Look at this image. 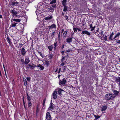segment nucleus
Here are the masks:
<instances>
[{
    "mask_svg": "<svg viewBox=\"0 0 120 120\" xmlns=\"http://www.w3.org/2000/svg\"><path fill=\"white\" fill-rule=\"evenodd\" d=\"M115 97V96L113 97L112 94L110 93L106 94L105 96V98L107 100H113Z\"/></svg>",
    "mask_w": 120,
    "mask_h": 120,
    "instance_id": "f257e3e1",
    "label": "nucleus"
},
{
    "mask_svg": "<svg viewBox=\"0 0 120 120\" xmlns=\"http://www.w3.org/2000/svg\"><path fill=\"white\" fill-rule=\"evenodd\" d=\"M73 38L72 35L71 36V37H70L69 36H68V38L66 39V42L70 44V43L72 42V39Z\"/></svg>",
    "mask_w": 120,
    "mask_h": 120,
    "instance_id": "f03ea898",
    "label": "nucleus"
},
{
    "mask_svg": "<svg viewBox=\"0 0 120 120\" xmlns=\"http://www.w3.org/2000/svg\"><path fill=\"white\" fill-rule=\"evenodd\" d=\"M66 82V80L64 79L62 80H59V84L60 85H62L64 86Z\"/></svg>",
    "mask_w": 120,
    "mask_h": 120,
    "instance_id": "7ed1b4c3",
    "label": "nucleus"
},
{
    "mask_svg": "<svg viewBox=\"0 0 120 120\" xmlns=\"http://www.w3.org/2000/svg\"><path fill=\"white\" fill-rule=\"evenodd\" d=\"M46 118L47 120H52L51 117L49 112H48L46 113Z\"/></svg>",
    "mask_w": 120,
    "mask_h": 120,
    "instance_id": "20e7f679",
    "label": "nucleus"
},
{
    "mask_svg": "<svg viewBox=\"0 0 120 120\" xmlns=\"http://www.w3.org/2000/svg\"><path fill=\"white\" fill-rule=\"evenodd\" d=\"M57 93L56 91H54L52 94L53 98L54 99H56L57 98Z\"/></svg>",
    "mask_w": 120,
    "mask_h": 120,
    "instance_id": "39448f33",
    "label": "nucleus"
},
{
    "mask_svg": "<svg viewBox=\"0 0 120 120\" xmlns=\"http://www.w3.org/2000/svg\"><path fill=\"white\" fill-rule=\"evenodd\" d=\"M19 23L16 22L14 23L12 22V24L10 25L11 27H15L16 26H19Z\"/></svg>",
    "mask_w": 120,
    "mask_h": 120,
    "instance_id": "423d86ee",
    "label": "nucleus"
},
{
    "mask_svg": "<svg viewBox=\"0 0 120 120\" xmlns=\"http://www.w3.org/2000/svg\"><path fill=\"white\" fill-rule=\"evenodd\" d=\"M47 10L49 11L52 12L54 11V9L51 6H48L47 8Z\"/></svg>",
    "mask_w": 120,
    "mask_h": 120,
    "instance_id": "0eeeda50",
    "label": "nucleus"
},
{
    "mask_svg": "<svg viewBox=\"0 0 120 120\" xmlns=\"http://www.w3.org/2000/svg\"><path fill=\"white\" fill-rule=\"evenodd\" d=\"M115 82H116L118 83L119 82V84L120 85V77H117L115 78Z\"/></svg>",
    "mask_w": 120,
    "mask_h": 120,
    "instance_id": "6e6552de",
    "label": "nucleus"
},
{
    "mask_svg": "<svg viewBox=\"0 0 120 120\" xmlns=\"http://www.w3.org/2000/svg\"><path fill=\"white\" fill-rule=\"evenodd\" d=\"M26 51L25 49L24 48H23L22 49H21V55L22 56H24L25 55L26 53Z\"/></svg>",
    "mask_w": 120,
    "mask_h": 120,
    "instance_id": "1a4fd4ad",
    "label": "nucleus"
},
{
    "mask_svg": "<svg viewBox=\"0 0 120 120\" xmlns=\"http://www.w3.org/2000/svg\"><path fill=\"white\" fill-rule=\"evenodd\" d=\"M30 62V60H29V58L28 57L25 58L24 64H27Z\"/></svg>",
    "mask_w": 120,
    "mask_h": 120,
    "instance_id": "9d476101",
    "label": "nucleus"
},
{
    "mask_svg": "<svg viewBox=\"0 0 120 120\" xmlns=\"http://www.w3.org/2000/svg\"><path fill=\"white\" fill-rule=\"evenodd\" d=\"M56 25L55 24H53L51 26H48V28L49 29H52L53 28H56Z\"/></svg>",
    "mask_w": 120,
    "mask_h": 120,
    "instance_id": "9b49d317",
    "label": "nucleus"
},
{
    "mask_svg": "<svg viewBox=\"0 0 120 120\" xmlns=\"http://www.w3.org/2000/svg\"><path fill=\"white\" fill-rule=\"evenodd\" d=\"M82 33L83 34H86L88 36H90L91 34V33L89 32L86 30L83 31H82Z\"/></svg>",
    "mask_w": 120,
    "mask_h": 120,
    "instance_id": "f8f14e48",
    "label": "nucleus"
},
{
    "mask_svg": "<svg viewBox=\"0 0 120 120\" xmlns=\"http://www.w3.org/2000/svg\"><path fill=\"white\" fill-rule=\"evenodd\" d=\"M101 111L103 112V111H105L107 109V106L105 105L101 107Z\"/></svg>",
    "mask_w": 120,
    "mask_h": 120,
    "instance_id": "ddd939ff",
    "label": "nucleus"
},
{
    "mask_svg": "<svg viewBox=\"0 0 120 120\" xmlns=\"http://www.w3.org/2000/svg\"><path fill=\"white\" fill-rule=\"evenodd\" d=\"M28 66L30 67V68L32 69H34L35 67H36V65H35L34 64H32V66L31 65H30L29 64H28Z\"/></svg>",
    "mask_w": 120,
    "mask_h": 120,
    "instance_id": "4468645a",
    "label": "nucleus"
},
{
    "mask_svg": "<svg viewBox=\"0 0 120 120\" xmlns=\"http://www.w3.org/2000/svg\"><path fill=\"white\" fill-rule=\"evenodd\" d=\"M113 94L115 96H117L118 94L119 93V91H117L116 90H113Z\"/></svg>",
    "mask_w": 120,
    "mask_h": 120,
    "instance_id": "2eb2a0df",
    "label": "nucleus"
},
{
    "mask_svg": "<svg viewBox=\"0 0 120 120\" xmlns=\"http://www.w3.org/2000/svg\"><path fill=\"white\" fill-rule=\"evenodd\" d=\"M50 106L49 107V108L50 109H53V108H54V105L53 104L52 102L51 101L50 104Z\"/></svg>",
    "mask_w": 120,
    "mask_h": 120,
    "instance_id": "dca6fc26",
    "label": "nucleus"
},
{
    "mask_svg": "<svg viewBox=\"0 0 120 120\" xmlns=\"http://www.w3.org/2000/svg\"><path fill=\"white\" fill-rule=\"evenodd\" d=\"M67 1L66 0H63L62 1V4L63 6H66L67 4Z\"/></svg>",
    "mask_w": 120,
    "mask_h": 120,
    "instance_id": "f3484780",
    "label": "nucleus"
},
{
    "mask_svg": "<svg viewBox=\"0 0 120 120\" xmlns=\"http://www.w3.org/2000/svg\"><path fill=\"white\" fill-rule=\"evenodd\" d=\"M11 13H12L13 14L15 15L16 16H17L16 14H17L18 12L15 10H12L11 11Z\"/></svg>",
    "mask_w": 120,
    "mask_h": 120,
    "instance_id": "a211bd4d",
    "label": "nucleus"
},
{
    "mask_svg": "<svg viewBox=\"0 0 120 120\" xmlns=\"http://www.w3.org/2000/svg\"><path fill=\"white\" fill-rule=\"evenodd\" d=\"M67 34V32L66 31H65L63 34V37L64 38L66 37Z\"/></svg>",
    "mask_w": 120,
    "mask_h": 120,
    "instance_id": "6ab92c4d",
    "label": "nucleus"
},
{
    "mask_svg": "<svg viewBox=\"0 0 120 120\" xmlns=\"http://www.w3.org/2000/svg\"><path fill=\"white\" fill-rule=\"evenodd\" d=\"M58 89H59L58 90V94L59 95L61 96V94H62L61 93V92L63 91H64V90L61 89H59V88Z\"/></svg>",
    "mask_w": 120,
    "mask_h": 120,
    "instance_id": "aec40b11",
    "label": "nucleus"
},
{
    "mask_svg": "<svg viewBox=\"0 0 120 120\" xmlns=\"http://www.w3.org/2000/svg\"><path fill=\"white\" fill-rule=\"evenodd\" d=\"M37 67H40V68L41 70H43L44 68V67L40 64H39L38 65Z\"/></svg>",
    "mask_w": 120,
    "mask_h": 120,
    "instance_id": "412c9836",
    "label": "nucleus"
},
{
    "mask_svg": "<svg viewBox=\"0 0 120 120\" xmlns=\"http://www.w3.org/2000/svg\"><path fill=\"white\" fill-rule=\"evenodd\" d=\"M52 18V16H49L45 18V19L46 20H50Z\"/></svg>",
    "mask_w": 120,
    "mask_h": 120,
    "instance_id": "4be33fe9",
    "label": "nucleus"
},
{
    "mask_svg": "<svg viewBox=\"0 0 120 120\" xmlns=\"http://www.w3.org/2000/svg\"><path fill=\"white\" fill-rule=\"evenodd\" d=\"M63 6L64 7L63 11L64 12L67 11L68 7L66 5Z\"/></svg>",
    "mask_w": 120,
    "mask_h": 120,
    "instance_id": "5701e85b",
    "label": "nucleus"
},
{
    "mask_svg": "<svg viewBox=\"0 0 120 120\" xmlns=\"http://www.w3.org/2000/svg\"><path fill=\"white\" fill-rule=\"evenodd\" d=\"M57 44V42H55L54 43V49L55 50H56V47L58 46Z\"/></svg>",
    "mask_w": 120,
    "mask_h": 120,
    "instance_id": "b1692460",
    "label": "nucleus"
},
{
    "mask_svg": "<svg viewBox=\"0 0 120 120\" xmlns=\"http://www.w3.org/2000/svg\"><path fill=\"white\" fill-rule=\"evenodd\" d=\"M48 48L49 49V50L51 51L53 47L52 45H51V46H48Z\"/></svg>",
    "mask_w": 120,
    "mask_h": 120,
    "instance_id": "393cba45",
    "label": "nucleus"
},
{
    "mask_svg": "<svg viewBox=\"0 0 120 120\" xmlns=\"http://www.w3.org/2000/svg\"><path fill=\"white\" fill-rule=\"evenodd\" d=\"M113 36L112 35H110L109 37V39L111 41H112L113 40L115 39V40H116V39H114V38H113Z\"/></svg>",
    "mask_w": 120,
    "mask_h": 120,
    "instance_id": "a878e982",
    "label": "nucleus"
},
{
    "mask_svg": "<svg viewBox=\"0 0 120 120\" xmlns=\"http://www.w3.org/2000/svg\"><path fill=\"white\" fill-rule=\"evenodd\" d=\"M94 116L95 117V118L94 120H97V119H98L99 118H100V116L98 115L96 116L95 115H94Z\"/></svg>",
    "mask_w": 120,
    "mask_h": 120,
    "instance_id": "bb28decb",
    "label": "nucleus"
},
{
    "mask_svg": "<svg viewBox=\"0 0 120 120\" xmlns=\"http://www.w3.org/2000/svg\"><path fill=\"white\" fill-rule=\"evenodd\" d=\"M120 35V33L119 32H118V33L116 34L114 37V39H115L117 37L119 36Z\"/></svg>",
    "mask_w": 120,
    "mask_h": 120,
    "instance_id": "cd10ccee",
    "label": "nucleus"
},
{
    "mask_svg": "<svg viewBox=\"0 0 120 120\" xmlns=\"http://www.w3.org/2000/svg\"><path fill=\"white\" fill-rule=\"evenodd\" d=\"M23 80L24 83V84L25 86H26L27 85V82L25 78H23Z\"/></svg>",
    "mask_w": 120,
    "mask_h": 120,
    "instance_id": "c85d7f7f",
    "label": "nucleus"
},
{
    "mask_svg": "<svg viewBox=\"0 0 120 120\" xmlns=\"http://www.w3.org/2000/svg\"><path fill=\"white\" fill-rule=\"evenodd\" d=\"M27 100L29 101H30L31 100V99L30 96L28 95V94H27Z\"/></svg>",
    "mask_w": 120,
    "mask_h": 120,
    "instance_id": "c756f323",
    "label": "nucleus"
},
{
    "mask_svg": "<svg viewBox=\"0 0 120 120\" xmlns=\"http://www.w3.org/2000/svg\"><path fill=\"white\" fill-rule=\"evenodd\" d=\"M13 21L16 22H19L21 21V20L19 19H13Z\"/></svg>",
    "mask_w": 120,
    "mask_h": 120,
    "instance_id": "7c9ffc66",
    "label": "nucleus"
},
{
    "mask_svg": "<svg viewBox=\"0 0 120 120\" xmlns=\"http://www.w3.org/2000/svg\"><path fill=\"white\" fill-rule=\"evenodd\" d=\"M53 56V55L50 54L49 55L48 57L49 59H51L52 58Z\"/></svg>",
    "mask_w": 120,
    "mask_h": 120,
    "instance_id": "2f4dec72",
    "label": "nucleus"
},
{
    "mask_svg": "<svg viewBox=\"0 0 120 120\" xmlns=\"http://www.w3.org/2000/svg\"><path fill=\"white\" fill-rule=\"evenodd\" d=\"M56 2V0H54L51 1L50 2V4H54Z\"/></svg>",
    "mask_w": 120,
    "mask_h": 120,
    "instance_id": "473e14b6",
    "label": "nucleus"
},
{
    "mask_svg": "<svg viewBox=\"0 0 120 120\" xmlns=\"http://www.w3.org/2000/svg\"><path fill=\"white\" fill-rule=\"evenodd\" d=\"M7 41L8 42L11 41V39L9 37H7Z\"/></svg>",
    "mask_w": 120,
    "mask_h": 120,
    "instance_id": "72a5a7b5",
    "label": "nucleus"
},
{
    "mask_svg": "<svg viewBox=\"0 0 120 120\" xmlns=\"http://www.w3.org/2000/svg\"><path fill=\"white\" fill-rule=\"evenodd\" d=\"M104 35H103V38L104 39V40L105 41H107V36L106 35H105V36H104Z\"/></svg>",
    "mask_w": 120,
    "mask_h": 120,
    "instance_id": "f704fd0d",
    "label": "nucleus"
},
{
    "mask_svg": "<svg viewBox=\"0 0 120 120\" xmlns=\"http://www.w3.org/2000/svg\"><path fill=\"white\" fill-rule=\"evenodd\" d=\"M10 4L12 6H14L16 4L15 3V2H10Z\"/></svg>",
    "mask_w": 120,
    "mask_h": 120,
    "instance_id": "c9c22d12",
    "label": "nucleus"
},
{
    "mask_svg": "<svg viewBox=\"0 0 120 120\" xmlns=\"http://www.w3.org/2000/svg\"><path fill=\"white\" fill-rule=\"evenodd\" d=\"M28 107H31L32 104L31 103V102L30 101L28 102Z\"/></svg>",
    "mask_w": 120,
    "mask_h": 120,
    "instance_id": "e433bc0d",
    "label": "nucleus"
},
{
    "mask_svg": "<svg viewBox=\"0 0 120 120\" xmlns=\"http://www.w3.org/2000/svg\"><path fill=\"white\" fill-rule=\"evenodd\" d=\"M55 32L54 31L52 33L51 35V37H52V38H54L55 36Z\"/></svg>",
    "mask_w": 120,
    "mask_h": 120,
    "instance_id": "4c0bfd02",
    "label": "nucleus"
},
{
    "mask_svg": "<svg viewBox=\"0 0 120 120\" xmlns=\"http://www.w3.org/2000/svg\"><path fill=\"white\" fill-rule=\"evenodd\" d=\"M49 64V62L48 61H47L45 62V65L47 66H48Z\"/></svg>",
    "mask_w": 120,
    "mask_h": 120,
    "instance_id": "58836bf2",
    "label": "nucleus"
},
{
    "mask_svg": "<svg viewBox=\"0 0 120 120\" xmlns=\"http://www.w3.org/2000/svg\"><path fill=\"white\" fill-rule=\"evenodd\" d=\"M38 53L39 54H40V56H41L43 58L44 57V56H43V55L42 53H41L40 52L38 51Z\"/></svg>",
    "mask_w": 120,
    "mask_h": 120,
    "instance_id": "ea45409f",
    "label": "nucleus"
},
{
    "mask_svg": "<svg viewBox=\"0 0 120 120\" xmlns=\"http://www.w3.org/2000/svg\"><path fill=\"white\" fill-rule=\"evenodd\" d=\"M58 40L59 41H60V33L59 32L58 34Z\"/></svg>",
    "mask_w": 120,
    "mask_h": 120,
    "instance_id": "a19ab883",
    "label": "nucleus"
},
{
    "mask_svg": "<svg viewBox=\"0 0 120 120\" xmlns=\"http://www.w3.org/2000/svg\"><path fill=\"white\" fill-rule=\"evenodd\" d=\"M19 46H18V48H20L23 45V44H22L21 43H19Z\"/></svg>",
    "mask_w": 120,
    "mask_h": 120,
    "instance_id": "79ce46f5",
    "label": "nucleus"
},
{
    "mask_svg": "<svg viewBox=\"0 0 120 120\" xmlns=\"http://www.w3.org/2000/svg\"><path fill=\"white\" fill-rule=\"evenodd\" d=\"M8 43L9 44L10 46L11 47H12L13 46V45L12 42H11V41L8 42Z\"/></svg>",
    "mask_w": 120,
    "mask_h": 120,
    "instance_id": "37998d69",
    "label": "nucleus"
},
{
    "mask_svg": "<svg viewBox=\"0 0 120 120\" xmlns=\"http://www.w3.org/2000/svg\"><path fill=\"white\" fill-rule=\"evenodd\" d=\"M37 91V88H34L33 90V91L34 92H35Z\"/></svg>",
    "mask_w": 120,
    "mask_h": 120,
    "instance_id": "c03bdc74",
    "label": "nucleus"
},
{
    "mask_svg": "<svg viewBox=\"0 0 120 120\" xmlns=\"http://www.w3.org/2000/svg\"><path fill=\"white\" fill-rule=\"evenodd\" d=\"M20 61L21 62L22 64H23L24 63V60L23 59H21L20 60Z\"/></svg>",
    "mask_w": 120,
    "mask_h": 120,
    "instance_id": "a18cd8bd",
    "label": "nucleus"
},
{
    "mask_svg": "<svg viewBox=\"0 0 120 120\" xmlns=\"http://www.w3.org/2000/svg\"><path fill=\"white\" fill-rule=\"evenodd\" d=\"M62 59L61 60V61L62 62H63L64 60L65 59V57L64 56H62Z\"/></svg>",
    "mask_w": 120,
    "mask_h": 120,
    "instance_id": "49530a36",
    "label": "nucleus"
},
{
    "mask_svg": "<svg viewBox=\"0 0 120 120\" xmlns=\"http://www.w3.org/2000/svg\"><path fill=\"white\" fill-rule=\"evenodd\" d=\"M73 29L74 31V32L76 33L77 32V28L76 29V28H73Z\"/></svg>",
    "mask_w": 120,
    "mask_h": 120,
    "instance_id": "de8ad7c7",
    "label": "nucleus"
},
{
    "mask_svg": "<svg viewBox=\"0 0 120 120\" xmlns=\"http://www.w3.org/2000/svg\"><path fill=\"white\" fill-rule=\"evenodd\" d=\"M56 4H53L52 5V8H54L56 7Z\"/></svg>",
    "mask_w": 120,
    "mask_h": 120,
    "instance_id": "09e8293b",
    "label": "nucleus"
},
{
    "mask_svg": "<svg viewBox=\"0 0 120 120\" xmlns=\"http://www.w3.org/2000/svg\"><path fill=\"white\" fill-rule=\"evenodd\" d=\"M45 99H44L43 100V106H44L45 105Z\"/></svg>",
    "mask_w": 120,
    "mask_h": 120,
    "instance_id": "8fccbe9b",
    "label": "nucleus"
},
{
    "mask_svg": "<svg viewBox=\"0 0 120 120\" xmlns=\"http://www.w3.org/2000/svg\"><path fill=\"white\" fill-rule=\"evenodd\" d=\"M116 42L117 43H118L119 44H120V40H116Z\"/></svg>",
    "mask_w": 120,
    "mask_h": 120,
    "instance_id": "3c124183",
    "label": "nucleus"
},
{
    "mask_svg": "<svg viewBox=\"0 0 120 120\" xmlns=\"http://www.w3.org/2000/svg\"><path fill=\"white\" fill-rule=\"evenodd\" d=\"M65 19L67 20L68 21V17L66 15L65 16Z\"/></svg>",
    "mask_w": 120,
    "mask_h": 120,
    "instance_id": "603ef678",
    "label": "nucleus"
},
{
    "mask_svg": "<svg viewBox=\"0 0 120 120\" xmlns=\"http://www.w3.org/2000/svg\"><path fill=\"white\" fill-rule=\"evenodd\" d=\"M26 79L28 81H29L30 80V78L29 77H27Z\"/></svg>",
    "mask_w": 120,
    "mask_h": 120,
    "instance_id": "864d4df0",
    "label": "nucleus"
},
{
    "mask_svg": "<svg viewBox=\"0 0 120 120\" xmlns=\"http://www.w3.org/2000/svg\"><path fill=\"white\" fill-rule=\"evenodd\" d=\"M89 26H90V28H92L93 27L92 26V24H89Z\"/></svg>",
    "mask_w": 120,
    "mask_h": 120,
    "instance_id": "5fc2aeb1",
    "label": "nucleus"
},
{
    "mask_svg": "<svg viewBox=\"0 0 120 120\" xmlns=\"http://www.w3.org/2000/svg\"><path fill=\"white\" fill-rule=\"evenodd\" d=\"M77 29L79 31H82V30L81 29L77 28Z\"/></svg>",
    "mask_w": 120,
    "mask_h": 120,
    "instance_id": "6e6d98bb",
    "label": "nucleus"
},
{
    "mask_svg": "<svg viewBox=\"0 0 120 120\" xmlns=\"http://www.w3.org/2000/svg\"><path fill=\"white\" fill-rule=\"evenodd\" d=\"M95 27V26H94V27H93L91 29V31H92L94 29Z\"/></svg>",
    "mask_w": 120,
    "mask_h": 120,
    "instance_id": "4d7b16f0",
    "label": "nucleus"
},
{
    "mask_svg": "<svg viewBox=\"0 0 120 120\" xmlns=\"http://www.w3.org/2000/svg\"><path fill=\"white\" fill-rule=\"evenodd\" d=\"M64 65V62H63L61 64V65L63 66Z\"/></svg>",
    "mask_w": 120,
    "mask_h": 120,
    "instance_id": "13d9d810",
    "label": "nucleus"
},
{
    "mask_svg": "<svg viewBox=\"0 0 120 120\" xmlns=\"http://www.w3.org/2000/svg\"><path fill=\"white\" fill-rule=\"evenodd\" d=\"M0 18H2V15H1V13L0 11Z\"/></svg>",
    "mask_w": 120,
    "mask_h": 120,
    "instance_id": "bf43d9fd",
    "label": "nucleus"
},
{
    "mask_svg": "<svg viewBox=\"0 0 120 120\" xmlns=\"http://www.w3.org/2000/svg\"><path fill=\"white\" fill-rule=\"evenodd\" d=\"M71 51V49H68L67 50H66V51L67 52H70Z\"/></svg>",
    "mask_w": 120,
    "mask_h": 120,
    "instance_id": "052dcab7",
    "label": "nucleus"
},
{
    "mask_svg": "<svg viewBox=\"0 0 120 120\" xmlns=\"http://www.w3.org/2000/svg\"><path fill=\"white\" fill-rule=\"evenodd\" d=\"M23 105L24 106V107L25 108V109H26V107L25 106V102H24V103H23Z\"/></svg>",
    "mask_w": 120,
    "mask_h": 120,
    "instance_id": "680f3d73",
    "label": "nucleus"
},
{
    "mask_svg": "<svg viewBox=\"0 0 120 120\" xmlns=\"http://www.w3.org/2000/svg\"><path fill=\"white\" fill-rule=\"evenodd\" d=\"M61 69L60 68H59V71H58V73H59L60 72V70H61Z\"/></svg>",
    "mask_w": 120,
    "mask_h": 120,
    "instance_id": "e2e57ef3",
    "label": "nucleus"
},
{
    "mask_svg": "<svg viewBox=\"0 0 120 120\" xmlns=\"http://www.w3.org/2000/svg\"><path fill=\"white\" fill-rule=\"evenodd\" d=\"M5 71V73L6 76V77L8 79V78L7 77V74H6V71Z\"/></svg>",
    "mask_w": 120,
    "mask_h": 120,
    "instance_id": "0e129e2a",
    "label": "nucleus"
},
{
    "mask_svg": "<svg viewBox=\"0 0 120 120\" xmlns=\"http://www.w3.org/2000/svg\"><path fill=\"white\" fill-rule=\"evenodd\" d=\"M64 44L62 45V47H61V48L62 49H63L64 48Z\"/></svg>",
    "mask_w": 120,
    "mask_h": 120,
    "instance_id": "69168bd1",
    "label": "nucleus"
},
{
    "mask_svg": "<svg viewBox=\"0 0 120 120\" xmlns=\"http://www.w3.org/2000/svg\"><path fill=\"white\" fill-rule=\"evenodd\" d=\"M61 52L62 53V54L63 55H64V51H62Z\"/></svg>",
    "mask_w": 120,
    "mask_h": 120,
    "instance_id": "338daca9",
    "label": "nucleus"
},
{
    "mask_svg": "<svg viewBox=\"0 0 120 120\" xmlns=\"http://www.w3.org/2000/svg\"><path fill=\"white\" fill-rule=\"evenodd\" d=\"M64 31V29H63L61 31V33H62Z\"/></svg>",
    "mask_w": 120,
    "mask_h": 120,
    "instance_id": "774afa93",
    "label": "nucleus"
}]
</instances>
